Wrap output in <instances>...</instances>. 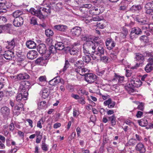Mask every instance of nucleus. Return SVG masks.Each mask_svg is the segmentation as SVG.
<instances>
[{"instance_id": "f257e3e1", "label": "nucleus", "mask_w": 153, "mask_h": 153, "mask_svg": "<svg viewBox=\"0 0 153 153\" xmlns=\"http://www.w3.org/2000/svg\"><path fill=\"white\" fill-rule=\"evenodd\" d=\"M96 40H95L96 42ZM99 43L96 44V47H98L97 49L95 50V49L92 51V53L91 55V57L94 60H98L101 56L103 55L105 53V49L102 44H100L102 42V41H98Z\"/></svg>"}, {"instance_id": "f03ea898", "label": "nucleus", "mask_w": 153, "mask_h": 153, "mask_svg": "<svg viewBox=\"0 0 153 153\" xmlns=\"http://www.w3.org/2000/svg\"><path fill=\"white\" fill-rule=\"evenodd\" d=\"M96 38H95L94 42L92 41H87L85 44L83 45V53L85 55H89L90 53V51H93L96 49V45L95 44H97L99 43L98 42H96L95 40H97Z\"/></svg>"}, {"instance_id": "7ed1b4c3", "label": "nucleus", "mask_w": 153, "mask_h": 153, "mask_svg": "<svg viewBox=\"0 0 153 153\" xmlns=\"http://www.w3.org/2000/svg\"><path fill=\"white\" fill-rule=\"evenodd\" d=\"M30 84L28 81H24L21 82L19 90V92L23 93V96L26 97L28 95L27 91L29 89Z\"/></svg>"}, {"instance_id": "20e7f679", "label": "nucleus", "mask_w": 153, "mask_h": 153, "mask_svg": "<svg viewBox=\"0 0 153 153\" xmlns=\"http://www.w3.org/2000/svg\"><path fill=\"white\" fill-rule=\"evenodd\" d=\"M71 71L72 72L79 74L82 76H85L87 73L89 72V70L82 66L72 69Z\"/></svg>"}, {"instance_id": "39448f33", "label": "nucleus", "mask_w": 153, "mask_h": 153, "mask_svg": "<svg viewBox=\"0 0 153 153\" xmlns=\"http://www.w3.org/2000/svg\"><path fill=\"white\" fill-rule=\"evenodd\" d=\"M85 76V80L89 83H92L94 82L97 79V76L93 73H87Z\"/></svg>"}, {"instance_id": "423d86ee", "label": "nucleus", "mask_w": 153, "mask_h": 153, "mask_svg": "<svg viewBox=\"0 0 153 153\" xmlns=\"http://www.w3.org/2000/svg\"><path fill=\"white\" fill-rule=\"evenodd\" d=\"M142 31L138 27L132 28L131 30L130 35V38L131 39L134 38L135 35H138L141 34Z\"/></svg>"}, {"instance_id": "0eeeda50", "label": "nucleus", "mask_w": 153, "mask_h": 153, "mask_svg": "<svg viewBox=\"0 0 153 153\" xmlns=\"http://www.w3.org/2000/svg\"><path fill=\"white\" fill-rule=\"evenodd\" d=\"M30 12L31 14L39 17L40 19H42L44 18V15L39 10H36L34 8H31L30 10Z\"/></svg>"}, {"instance_id": "6e6552de", "label": "nucleus", "mask_w": 153, "mask_h": 153, "mask_svg": "<svg viewBox=\"0 0 153 153\" xmlns=\"http://www.w3.org/2000/svg\"><path fill=\"white\" fill-rule=\"evenodd\" d=\"M3 56L5 59L9 60L12 59L14 57V52L11 50L5 51Z\"/></svg>"}, {"instance_id": "1a4fd4ad", "label": "nucleus", "mask_w": 153, "mask_h": 153, "mask_svg": "<svg viewBox=\"0 0 153 153\" xmlns=\"http://www.w3.org/2000/svg\"><path fill=\"white\" fill-rule=\"evenodd\" d=\"M145 10L146 13L150 15L152 13H153V2H149L147 3L145 6Z\"/></svg>"}, {"instance_id": "9d476101", "label": "nucleus", "mask_w": 153, "mask_h": 153, "mask_svg": "<svg viewBox=\"0 0 153 153\" xmlns=\"http://www.w3.org/2000/svg\"><path fill=\"white\" fill-rule=\"evenodd\" d=\"M37 50L41 54H44L45 56L46 57L47 56V53L46 52V48L45 45L43 44H39Z\"/></svg>"}, {"instance_id": "9b49d317", "label": "nucleus", "mask_w": 153, "mask_h": 153, "mask_svg": "<svg viewBox=\"0 0 153 153\" xmlns=\"http://www.w3.org/2000/svg\"><path fill=\"white\" fill-rule=\"evenodd\" d=\"M23 16L15 18L13 22V24L16 27H19L22 25L23 23Z\"/></svg>"}, {"instance_id": "f8f14e48", "label": "nucleus", "mask_w": 153, "mask_h": 153, "mask_svg": "<svg viewBox=\"0 0 153 153\" xmlns=\"http://www.w3.org/2000/svg\"><path fill=\"white\" fill-rule=\"evenodd\" d=\"M106 45L107 48L109 50L112 49L115 45V42L111 39H108L106 41Z\"/></svg>"}, {"instance_id": "ddd939ff", "label": "nucleus", "mask_w": 153, "mask_h": 153, "mask_svg": "<svg viewBox=\"0 0 153 153\" xmlns=\"http://www.w3.org/2000/svg\"><path fill=\"white\" fill-rule=\"evenodd\" d=\"M81 31L80 27L76 26L71 29V32L72 35L78 36L81 34Z\"/></svg>"}, {"instance_id": "4468645a", "label": "nucleus", "mask_w": 153, "mask_h": 153, "mask_svg": "<svg viewBox=\"0 0 153 153\" xmlns=\"http://www.w3.org/2000/svg\"><path fill=\"white\" fill-rule=\"evenodd\" d=\"M142 9V7L140 5H133L129 9V11L132 13H138Z\"/></svg>"}, {"instance_id": "2eb2a0df", "label": "nucleus", "mask_w": 153, "mask_h": 153, "mask_svg": "<svg viewBox=\"0 0 153 153\" xmlns=\"http://www.w3.org/2000/svg\"><path fill=\"white\" fill-rule=\"evenodd\" d=\"M6 48L7 49L12 50L14 48L15 45V39H13L10 41H7L6 42Z\"/></svg>"}, {"instance_id": "dca6fc26", "label": "nucleus", "mask_w": 153, "mask_h": 153, "mask_svg": "<svg viewBox=\"0 0 153 153\" xmlns=\"http://www.w3.org/2000/svg\"><path fill=\"white\" fill-rule=\"evenodd\" d=\"M135 60L139 62V63H137L136 65L137 67L139 66L140 64H141L144 59V57L143 55L139 53H137L135 58Z\"/></svg>"}, {"instance_id": "f3484780", "label": "nucleus", "mask_w": 153, "mask_h": 153, "mask_svg": "<svg viewBox=\"0 0 153 153\" xmlns=\"http://www.w3.org/2000/svg\"><path fill=\"white\" fill-rule=\"evenodd\" d=\"M135 149L136 151L139 152L140 153H144L146 151L144 146L141 143H139L137 144Z\"/></svg>"}, {"instance_id": "a211bd4d", "label": "nucleus", "mask_w": 153, "mask_h": 153, "mask_svg": "<svg viewBox=\"0 0 153 153\" xmlns=\"http://www.w3.org/2000/svg\"><path fill=\"white\" fill-rule=\"evenodd\" d=\"M5 0L0 1V14L7 11V7L5 4Z\"/></svg>"}, {"instance_id": "6ab92c4d", "label": "nucleus", "mask_w": 153, "mask_h": 153, "mask_svg": "<svg viewBox=\"0 0 153 153\" xmlns=\"http://www.w3.org/2000/svg\"><path fill=\"white\" fill-rule=\"evenodd\" d=\"M37 53L35 51H30L27 54V57L30 59H34L37 56Z\"/></svg>"}, {"instance_id": "aec40b11", "label": "nucleus", "mask_w": 153, "mask_h": 153, "mask_svg": "<svg viewBox=\"0 0 153 153\" xmlns=\"http://www.w3.org/2000/svg\"><path fill=\"white\" fill-rule=\"evenodd\" d=\"M131 84L132 85L137 88H138L140 87L142 84V82L141 80L140 79L137 80L135 79H132L130 80Z\"/></svg>"}, {"instance_id": "412c9836", "label": "nucleus", "mask_w": 153, "mask_h": 153, "mask_svg": "<svg viewBox=\"0 0 153 153\" xmlns=\"http://www.w3.org/2000/svg\"><path fill=\"white\" fill-rule=\"evenodd\" d=\"M54 28L59 31L64 32L67 29V27L62 25H56L54 26Z\"/></svg>"}, {"instance_id": "4be33fe9", "label": "nucleus", "mask_w": 153, "mask_h": 153, "mask_svg": "<svg viewBox=\"0 0 153 153\" xmlns=\"http://www.w3.org/2000/svg\"><path fill=\"white\" fill-rule=\"evenodd\" d=\"M56 48L55 46H54L53 45H52L50 46L49 49V51L47 52V56L46 57L48 58L49 57L51 53H54L56 52Z\"/></svg>"}, {"instance_id": "5701e85b", "label": "nucleus", "mask_w": 153, "mask_h": 153, "mask_svg": "<svg viewBox=\"0 0 153 153\" xmlns=\"http://www.w3.org/2000/svg\"><path fill=\"white\" fill-rule=\"evenodd\" d=\"M96 15H98L102 13L104 11V8L102 6L99 5L97 7H94Z\"/></svg>"}, {"instance_id": "b1692460", "label": "nucleus", "mask_w": 153, "mask_h": 153, "mask_svg": "<svg viewBox=\"0 0 153 153\" xmlns=\"http://www.w3.org/2000/svg\"><path fill=\"white\" fill-rule=\"evenodd\" d=\"M40 93L42 94V97L45 99L48 97L49 92L48 88H43Z\"/></svg>"}, {"instance_id": "393cba45", "label": "nucleus", "mask_w": 153, "mask_h": 153, "mask_svg": "<svg viewBox=\"0 0 153 153\" xmlns=\"http://www.w3.org/2000/svg\"><path fill=\"white\" fill-rule=\"evenodd\" d=\"M27 46L30 49H34L36 48V44L32 41H29L26 43Z\"/></svg>"}, {"instance_id": "a878e982", "label": "nucleus", "mask_w": 153, "mask_h": 153, "mask_svg": "<svg viewBox=\"0 0 153 153\" xmlns=\"http://www.w3.org/2000/svg\"><path fill=\"white\" fill-rule=\"evenodd\" d=\"M153 69V63L150 62L148 63L146 65L145 70L147 73L150 72Z\"/></svg>"}, {"instance_id": "bb28decb", "label": "nucleus", "mask_w": 153, "mask_h": 153, "mask_svg": "<svg viewBox=\"0 0 153 153\" xmlns=\"http://www.w3.org/2000/svg\"><path fill=\"white\" fill-rule=\"evenodd\" d=\"M17 77L18 79L23 80L28 79L29 78V76L26 73L20 74L18 75Z\"/></svg>"}, {"instance_id": "cd10ccee", "label": "nucleus", "mask_w": 153, "mask_h": 153, "mask_svg": "<svg viewBox=\"0 0 153 153\" xmlns=\"http://www.w3.org/2000/svg\"><path fill=\"white\" fill-rule=\"evenodd\" d=\"M1 111L2 114L5 115H8L10 112L9 108L5 106L2 107L1 109Z\"/></svg>"}, {"instance_id": "c85d7f7f", "label": "nucleus", "mask_w": 153, "mask_h": 153, "mask_svg": "<svg viewBox=\"0 0 153 153\" xmlns=\"http://www.w3.org/2000/svg\"><path fill=\"white\" fill-rule=\"evenodd\" d=\"M124 77L123 76H121L118 75H117L116 73H115L114 77L113 79V80H116L119 83H122L123 81Z\"/></svg>"}, {"instance_id": "c756f323", "label": "nucleus", "mask_w": 153, "mask_h": 153, "mask_svg": "<svg viewBox=\"0 0 153 153\" xmlns=\"http://www.w3.org/2000/svg\"><path fill=\"white\" fill-rule=\"evenodd\" d=\"M138 122L140 126L143 127L146 126L148 124L147 120L145 118L138 120Z\"/></svg>"}, {"instance_id": "7c9ffc66", "label": "nucleus", "mask_w": 153, "mask_h": 153, "mask_svg": "<svg viewBox=\"0 0 153 153\" xmlns=\"http://www.w3.org/2000/svg\"><path fill=\"white\" fill-rule=\"evenodd\" d=\"M27 97H25L23 96V93L21 92H19V93L17 95L16 97V101L18 102L22 100L23 99H24V100H26V99Z\"/></svg>"}, {"instance_id": "2f4dec72", "label": "nucleus", "mask_w": 153, "mask_h": 153, "mask_svg": "<svg viewBox=\"0 0 153 153\" xmlns=\"http://www.w3.org/2000/svg\"><path fill=\"white\" fill-rule=\"evenodd\" d=\"M137 143V140L131 138L130 139L126 144V146H134Z\"/></svg>"}, {"instance_id": "473e14b6", "label": "nucleus", "mask_w": 153, "mask_h": 153, "mask_svg": "<svg viewBox=\"0 0 153 153\" xmlns=\"http://www.w3.org/2000/svg\"><path fill=\"white\" fill-rule=\"evenodd\" d=\"M13 14V16L15 18H16L22 16L23 13L22 11L20 10H17L14 12Z\"/></svg>"}, {"instance_id": "72a5a7b5", "label": "nucleus", "mask_w": 153, "mask_h": 153, "mask_svg": "<svg viewBox=\"0 0 153 153\" xmlns=\"http://www.w3.org/2000/svg\"><path fill=\"white\" fill-rule=\"evenodd\" d=\"M56 49L59 50H63L65 47L63 43L61 42H58L55 45Z\"/></svg>"}, {"instance_id": "f704fd0d", "label": "nucleus", "mask_w": 153, "mask_h": 153, "mask_svg": "<svg viewBox=\"0 0 153 153\" xmlns=\"http://www.w3.org/2000/svg\"><path fill=\"white\" fill-rule=\"evenodd\" d=\"M152 25L146 24L142 26L141 27L142 30H146L147 31H149L150 30H152L153 27H151Z\"/></svg>"}, {"instance_id": "c9c22d12", "label": "nucleus", "mask_w": 153, "mask_h": 153, "mask_svg": "<svg viewBox=\"0 0 153 153\" xmlns=\"http://www.w3.org/2000/svg\"><path fill=\"white\" fill-rule=\"evenodd\" d=\"M45 33L46 36L48 37L52 36L54 34V33L53 30L50 29L46 30L45 31Z\"/></svg>"}, {"instance_id": "e433bc0d", "label": "nucleus", "mask_w": 153, "mask_h": 153, "mask_svg": "<svg viewBox=\"0 0 153 153\" xmlns=\"http://www.w3.org/2000/svg\"><path fill=\"white\" fill-rule=\"evenodd\" d=\"M82 60L83 62H84L86 63H88L91 60V57L89 55H86L83 56Z\"/></svg>"}, {"instance_id": "4c0bfd02", "label": "nucleus", "mask_w": 153, "mask_h": 153, "mask_svg": "<svg viewBox=\"0 0 153 153\" xmlns=\"http://www.w3.org/2000/svg\"><path fill=\"white\" fill-rule=\"evenodd\" d=\"M23 106L24 105L22 103H19L15 106L14 109L18 111L22 110L24 111V109L23 108Z\"/></svg>"}, {"instance_id": "58836bf2", "label": "nucleus", "mask_w": 153, "mask_h": 153, "mask_svg": "<svg viewBox=\"0 0 153 153\" xmlns=\"http://www.w3.org/2000/svg\"><path fill=\"white\" fill-rule=\"evenodd\" d=\"M70 54L72 55H76L78 52V51L75 47H73L69 50Z\"/></svg>"}, {"instance_id": "ea45409f", "label": "nucleus", "mask_w": 153, "mask_h": 153, "mask_svg": "<svg viewBox=\"0 0 153 153\" xmlns=\"http://www.w3.org/2000/svg\"><path fill=\"white\" fill-rule=\"evenodd\" d=\"M108 119L111 121V123L112 126H114L116 124V117L114 115H113L109 117Z\"/></svg>"}, {"instance_id": "a19ab883", "label": "nucleus", "mask_w": 153, "mask_h": 153, "mask_svg": "<svg viewBox=\"0 0 153 153\" xmlns=\"http://www.w3.org/2000/svg\"><path fill=\"white\" fill-rule=\"evenodd\" d=\"M59 82V80H58L56 78H54L53 79L50 80L49 82V83L51 85H55L58 83Z\"/></svg>"}, {"instance_id": "79ce46f5", "label": "nucleus", "mask_w": 153, "mask_h": 153, "mask_svg": "<svg viewBox=\"0 0 153 153\" xmlns=\"http://www.w3.org/2000/svg\"><path fill=\"white\" fill-rule=\"evenodd\" d=\"M125 89L130 94H132V93L134 92L135 90L132 88L129 87L128 86L125 87Z\"/></svg>"}, {"instance_id": "37998d69", "label": "nucleus", "mask_w": 153, "mask_h": 153, "mask_svg": "<svg viewBox=\"0 0 153 153\" xmlns=\"http://www.w3.org/2000/svg\"><path fill=\"white\" fill-rule=\"evenodd\" d=\"M83 61H78L74 64L75 68L82 66H83Z\"/></svg>"}, {"instance_id": "c03bdc74", "label": "nucleus", "mask_w": 153, "mask_h": 153, "mask_svg": "<svg viewBox=\"0 0 153 153\" xmlns=\"http://www.w3.org/2000/svg\"><path fill=\"white\" fill-rule=\"evenodd\" d=\"M48 145H47L45 142L42 141V148L44 151H47L48 150Z\"/></svg>"}, {"instance_id": "a18cd8bd", "label": "nucleus", "mask_w": 153, "mask_h": 153, "mask_svg": "<svg viewBox=\"0 0 153 153\" xmlns=\"http://www.w3.org/2000/svg\"><path fill=\"white\" fill-rule=\"evenodd\" d=\"M100 58L101 60L105 63H107L108 62L109 58L106 56H101Z\"/></svg>"}, {"instance_id": "49530a36", "label": "nucleus", "mask_w": 153, "mask_h": 153, "mask_svg": "<svg viewBox=\"0 0 153 153\" xmlns=\"http://www.w3.org/2000/svg\"><path fill=\"white\" fill-rule=\"evenodd\" d=\"M78 102L83 105L85 104L86 102L85 100V98L83 97H80L77 101Z\"/></svg>"}, {"instance_id": "de8ad7c7", "label": "nucleus", "mask_w": 153, "mask_h": 153, "mask_svg": "<svg viewBox=\"0 0 153 153\" xmlns=\"http://www.w3.org/2000/svg\"><path fill=\"white\" fill-rule=\"evenodd\" d=\"M42 10L45 13H46L47 14H50L51 13V9L50 7L48 6L46 8L44 7Z\"/></svg>"}, {"instance_id": "09e8293b", "label": "nucleus", "mask_w": 153, "mask_h": 153, "mask_svg": "<svg viewBox=\"0 0 153 153\" xmlns=\"http://www.w3.org/2000/svg\"><path fill=\"white\" fill-rule=\"evenodd\" d=\"M44 61L42 57H40L37 59L35 62L36 63L42 65Z\"/></svg>"}, {"instance_id": "8fccbe9b", "label": "nucleus", "mask_w": 153, "mask_h": 153, "mask_svg": "<svg viewBox=\"0 0 153 153\" xmlns=\"http://www.w3.org/2000/svg\"><path fill=\"white\" fill-rule=\"evenodd\" d=\"M53 40L51 38H47L45 41V43L49 46H51L52 45Z\"/></svg>"}, {"instance_id": "3c124183", "label": "nucleus", "mask_w": 153, "mask_h": 153, "mask_svg": "<svg viewBox=\"0 0 153 153\" xmlns=\"http://www.w3.org/2000/svg\"><path fill=\"white\" fill-rule=\"evenodd\" d=\"M136 104L137 105H138V106L137 107V108L141 110H143L144 109V105L141 102V103H139L138 102H136Z\"/></svg>"}, {"instance_id": "603ef678", "label": "nucleus", "mask_w": 153, "mask_h": 153, "mask_svg": "<svg viewBox=\"0 0 153 153\" xmlns=\"http://www.w3.org/2000/svg\"><path fill=\"white\" fill-rule=\"evenodd\" d=\"M15 92L12 91H7L6 92V95L8 97H10L14 95Z\"/></svg>"}, {"instance_id": "864d4df0", "label": "nucleus", "mask_w": 153, "mask_h": 153, "mask_svg": "<svg viewBox=\"0 0 153 153\" xmlns=\"http://www.w3.org/2000/svg\"><path fill=\"white\" fill-rule=\"evenodd\" d=\"M6 21L7 19L5 17L3 16H0V26H1L2 24Z\"/></svg>"}, {"instance_id": "5fc2aeb1", "label": "nucleus", "mask_w": 153, "mask_h": 153, "mask_svg": "<svg viewBox=\"0 0 153 153\" xmlns=\"http://www.w3.org/2000/svg\"><path fill=\"white\" fill-rule=\"evenodd\" d=\"M82 2V0H74V3L76 6H79Z\"/></svg>"}, {"instance_id": "6e6d98bb", "label": "nucleus", "mask_w": 153, "mask_h": 153, "mask_svg": "<svg viewBox=\"0 0 153 153\" xmlns=\"http://www.w3.org/2000/svg\"><path fill=\"white\" fill-rule=\"evenodd\" d=\"M147 55L149 57L148 60L149 62L153 63V55H152L150 53H148L147 54Z\"/></svg>"}, {"instance_id": "4d7b16f0", "label": "nucleus", "mask_w": 153, "mask_h": 153, "mask_svg": "<svg viewBox=\"0 0 153 153\" xmlns=\"http://www.w3.org/2000/svg\"><path fill=\"white\" fill-rule=\"evenodd\" d=\"M38 80L41 82H45L46 81V77L45 76H40Z\"/></svg>"}, {"instance_id": "13d9d810", "label": "nucleus", "mask_w": 153, "mask_h": 153, "mask_svg": "<svg viewBox=\"0 0 153 153\" xmlns=\"http://www.w3.org/2000/svg\"><path fill=\"white\" fill-rule=\"evenodd\" d=\"M30 23L33 25H37L36 19L34 17L31 18L30 20Z\"/></svg>"}, {"instance_id": "bf43d9fd", "label": "nucleus", "mask_w": 153, "mask_h": 153, "mask_svg": "<svg viewBox=\"0 0 153 153\" xmlns=\"http://www.w3.org/2000/svg\"><path fill=\"white\" fill-rule=\"evenodd\" d=\"M46 105V102L45 101H43L41 102L40 103L38 104V106L40 108H42L45 106Z\"/></svg>"}, {"instance_id": "052dcab7", "label": "nucleus", "mask_w": 153, "mask_h": 153, "mask_svg": "<svg viewBox=\"0 0 153 153\" xmlns=\"http://www.w3.org/2000/svg\"><path fill=\"white\" fill-rule=\"evenodd\" d=\"M44 121L42 119H41L39 121L37 122V127L41 128L42 127L41 124L43 123Z\"/></svg>"}, {"instance_id": "680f3d73", "label": "nucleus", "mask_w": 153, "mask_h": 153, "mask_svg": "<svg viewBox=\"0 0 153 153\" xmlns=\"http://www.w3.org/2000/svg\"><path fill=\"white\" fill-rule=\"evenodd\" d=\"M137 22L139 23L141 25H142V26L147 24L146 22V21L143 20L137 19Z\"/></svg>"}, {"instance_id": "e2e57ef3", "label": "nucleus", "mask_w": 153, "mask_h": 153, "mask_svg": "<svg viewBox=\"0 0 153 153\" xmlns=\"http://www.w3.org/2000/svg\"><path fill=\"white\" fill-rule=\"evenodd\" d=\"M115 104V102L112 100L109 104V105L108 106V107L109 108H112L114 107Z\"/></svg>"}, {"instance_id": "0e129e2a", "label": "nucleus", "mask_w": 153, "mask_h": 153, "mask_svg": "<svg viewBox=\"0 0 153 153\" xmlns=\"http://www.w3.org/2000/svg\"><path fill=\"white\" fill-rule=\"evenodd\" d=\"M112 100L109 98L108 100L105 101L104 102L103 104L105 106L109 105V104L110 103V102L112 101Z\"/></svg>"}, {"instance_id": "69168bd1", "label": "nucleus", "mask_w": 153, "mask_h": 153, "mask_svg": "<svg viewBox=\"0 0 153 153\" xmlns=\"http://www.w3.org/2000/svg\"><path fill=\"white\" fill-rule=\"evenodd\" d=\"M82 6H83V7H84V9L85 8L89 9L92 7V5L90 4H82Z\"/></svg>"}, {"instance_id": "338daca9", "label": "nucleus", "mask_w": 153, "mask_h": 153, "mask_svg": "<svg viewBox=\"0 0 153 153\" xmlns=\"http://www.w3.org/2000/svg\"><path fill=\"white\" fill-rule=\"evenodd\" d=\"M79 114V112L78 111L75 109H73V115L74 117H76L78 116Z\"/></svg>"}, {"instance_id": "774afa93", "label": "nucleus", "mask_w": 153, "mask_h": 153, "mask_svg": "<svg viewBox=\"0 0 153 153\" xmlns=\"http://www.w3.org/2000/svg\"><path fill=\"white\" fill-rule=\"evenodd\" d=\"M143 113L141 111H138L136 114V116L138 118H140L143 115Z\"/></svg>"}]
</instances>
